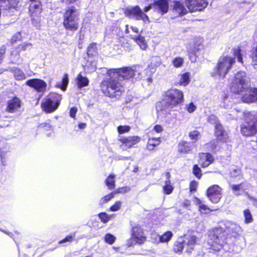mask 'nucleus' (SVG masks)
<instances>
[{"label": "nucleus", "instance_id": "f257e3e1", "mask_svg": "<svg viewBox=\"0 0 257 257\" xmlns=\"http://www.w3.org/2000/svg\"><path fill=\"white\" fill-rule=\"evenodd\" d=\"M228 241V238H225V231L220 228L213 229L210 232L207 240L208 244L214 250L218 251L224 247L225 250L227 249L230 252H238V250L235 248L234 244L232 245V247L227 248Z\"/></svg>", "mask_w": 257, "mask_h": 257}, {"label": "nucleus", "instance_id": "f03ea898", "mask_svg": "<svg viewBox=\"0 0 257 257\" xmlns=\"http://www.w3.org/2000/svg\"><path fill=\"white\" fill-rule=\"evenodd\" d=\"M184 101V94L182 91L177 89H171L165 91L163 99L160 102L163 109H172Z\"/></svg>", "mask_w": 257, "mask_h": 257}, {"label": "nucleus", "instance_id": "7ed1b4c3", "mask_svg": "<svg viewBox=\"0 0 257 257\" xmlns=\"http://www.w3.org/2000/svg\"><path fill=\"white\" fill-rule=\"evenodd\" d=\"M235 62V60L234 57L228 56L220 57L215 69L216 73H212V76L214 79H223Z\"/></svg>", "mask_w": 257, "mask_h": 257}, {"label": "nucleus", "instance_id": "20e7f679", "mask_svg": "<svg viewBox=\"0 0 257 257\" xmlns=\"http://www.w3.org/2000/svg\"><path fill=\"white\" fill-rule=\"evenodd\" d=\"M154 8V3L150 4L144 9V12L138 6L127 9L124 14L130 19H134L136 20H142L146 24L150 23V19L148 16L144 13L148 12L152 8Z\"/></svg>", "mask_w": 257, "mask_h": 257}, {"label": "nucleus", "instance_id": "39448f33", "mask_svg": "<svg viewBox=\"0 0 257 257\" xmlns=\"http://www.w3.org/2000/svg\"><path fill=\"white\" fill-rule=\"evenodd\" d=\"M76 12V10L74 7L68 8L65 12L63 24L66 29L71 31L78 29L79 19Z\"/></svg>", "mask_w": 257, "mask_h": 257}, {"label": "nucleus", "instance_id": "423d86ee", "mask_svg": "<svg viewBox=\"0 0 257 257\" xmlns=\"http://www.w3.org/2000/svg\"><path fill=\"white\" fill-rule=\"evenodd\" d=\"M101 88L104 93L109 97H118L122 93V86L119 81H103Z\"/></svg>", "mask_w": 257, "mask_h": 257}, {"label": "nucleus", "instance_id": "0eeeda50", "mask_svg": "<svg viewBox=\"0 0 257 257\" xmlns=\"http://www.w3.org/2000/svg\"><path fill=\"white\" fill-rule=\"evenodd\" d=\"M61 99V95L56 93H51L42 103V107L45 111L52 112L58 108Z\"/></svg>", "mask_w": 257, "mask_h": 257}, {"label": "nucleus", "instance_id": "6e6552de", "mask_svg": "<svg viewBox=\"0 0 257 257\" xmlns=\"http://www.w3.org/2000/svg\"><path fill=\"white\" fill-rule=\"evenodd\" d=\"M241 133L245 136H251L257 133V118L253 115L247 118L245 124L241 126Z\"/></svg>", "mask_w": 257, "mask_h": 257}, {"label": "nucleus", "instance_id": "1a4fd4ad", "mask_svg": "<svg viewBox=\"0 0 257 257\" xmlns=\"http://www.w3.org/2000/svg\"><path fill=\"white\" fill-rule=\"evenodd\" d=\"M146 240L143 229L140 226L137 225L132 228L131 238L127 240V244L131 246L138 243L142 244Z\"/></svg>", "mask_w": 257, "mask_h": 257}, {"label": "nucleus", "instance_id": "9d476101", "mask_svg": "<svg viewBox=\"0 0 257 257\" xmlns=\"http://www.w3.org/2000/svg\"><path fill=\"white\" fill-rule=\"evenodd\" d=\"M29 10L31 13L32 24L37 28L41 26L40 14L42 12L41 5L40 2L32 3L30 5Z\"/></svg>", "mask_w": 257, "mask_h": 257}, {"label": "nucleus", "instance_id": "9b49d317", "mask_svg": "<svg viewBox=\"0 0 257 257\" xmlns=\"http://www.w3.org/2000/svg\"><path fill=\"white\" fill-rule=\"evenodd\" d=\"M206 195L210 201L217 203L222 197V188L217 185H213L207 190Z\"/></svg>", "mask_w": 257, "mask_h": 257}, {"label": "nucleus", "instance_id": "f8f14e48", "mask_svg": "<svg viewBox=\"0 0 257 257\" xmlns=\"http://www.w3.org/2000/svg\"><path fill=\"white\" fill-rule=\"evenodd\" d=\"M186 5L189 10L192 12L202 11L207 7L208 3L206 0H186Z\"/></svg>", "mask_w": 257, "mask_h": 257}, {"label": "nucleus", "instance_id": "ddd939ff", "mask_svg": "<svg viewBox=\"0 0 257 257\" xmlns=\"http://www.w3.org/2000/svg\"><path fill=\"white\" fill-rule=\"evenodd\" d=\"M22 102L18 97L9 100L7 103L6 111L10 113H15L20 111Z\"/></svg>", "mask_w": 257, "mask_h": 257}, {"label": "nucleus", "instance_id": "4468645a", "mask_svg": "<svg viewBox=\"0 0 257 257\" xmlns=\"http://www.w3.org/2000/svg\"><path fill=\"white\" fill-rule=\"evenodd\" d=\"M242 100L245 103H251L257 101V89L248 87L246 89V92L242 97Z\"/></svg>", "mask_w": 257, "mask_h": 257}, {"label": "nucleus", "instance_id": "2eb2a0df", "mask_svg": "<svg viewBox=\"0 0 257 257\" xmlns=\"http://www.w3.org/2000/svg\"><path fill=\"white\" fill-rule=\"evenodd\" d=\"M32 48V44L31 43L24 42L20 45L17 49V51L12 52L11 54V61L12 63H16L19 58V53L22 51L30 50Z\"/></svg>", "mask_w": 257, "mask_h": 257}, {"label": "nucleus", "instance_id": "dca6fc26", "mask_svg": "<svg viewBox=\"0 0 257 257\" xmlns=\"http://www.w3.org/2000/svg\"><path fill=\"white\" fill-rule=\"evenodd\" d=\"M101 72L106 73L107 78L106 80H120V68L119 69H109L104 68L101 70Z\"/></svg>", "mask_w": 257, "mask_h": 257}, {"label": "nucleus", "instance_id": "f3484780", "mask_svg": "<svg viewBox=\"0 0 257 257\" xmlns=\"http://www.w3.org/2000/svg\"><path fill=\"white\" fill-rule=\"evenodd\" d=\"M185 251L190 252L194 249L197 242V238L193 235H188L183 240Z\"/></svg>", "mask_w": 257, "mask_h": 257}, {"label": "nucleus", "instance_id": "a211bd4d", "mask_svg": "<svg viewBox=\"0 0 257 257\" xmlns=\"http://www.w3.org/2000/svg\"><path fill=\"white\" fill-rule=\"evenodd\" d=\"M154 8L161 15L167 13L169 10V4L167 0H158L154 3Z\"/></svg>", "mask_w": 257, "mask_h": 257}, {"label": "nucleus", "instance_id": "6ab92c4d", "mask_svg": "<svg viewBox=\"0 0 257 257\" xmlns=\"http://www.w3.org/2000/svg\"><path fill=\"white\" fill-rule=\"evenodd\" d=\"M215 135L218 141L223 143L226 142L228 138L227 132L223 129L221 124L216 125Z\"/></svg>", "mask_w": 257, "mask_h": 257}, {"label": "nucleus", "instance_id": "aec40b11", "mask_svg": "<svg viewBox=\"0 0 257 257\" xmlns=\"http://www.w3.org/2000/svg\"><path fill=\"white\" fill-rule=\"evenodd\" d=\"M248 87L247 81H233L230 89L233 92L238 93L246 90Z\"/></svg>", "mask_w": 257, "mask_h": 257}, {"label": "nucleus", "instance_id": "412c9836", "mask_svg": "<svg viewBox=\"0 0 257 257\" xmlns=\"http://www.w3.org/2000/svg\"><path fill=\"white\" fill-rule=\"evenodd\" d=\"M120 77L121 79L124 80H128L132 78L137 79L135 77L136 75V71L129 67L120 68Z\"/></svg>", "mask_w": 257, "mask_h": 257}, {"label": "nucleus", "instance_id": "4be33fe9", "mask_svg": "<svg viewBox=\"0 0 257 257\" xmlns=\"http://www.w3.org/2000/svg\"><path fill=\"white\" fill-rule=\"evenodd\" d=\"M199 163L203 168L207 167L213 163L214 158L209 153H201L199 155Z\"/></svg>", "mask_w": 257, "mask_h": 257}, {"label": "nucleus", "instance_id": "5701e85b", "mask_svg": "<svg viewBox=\"0 0 257 257\" xmlns=\"http://www.w3.org/2000/svg\"><path fill=\"white\" fill-rule=\"evenodd\" d=\"M203 48V45L201 44L196 45L194 44L193 46H190L188 48V55L189 59L192 62H195L197 60L196 52L199 50Z\"/></svg>", "mask_w": 257, "mask_h": 257}, {"label": "nucleus", "instance_id": "b1692460", "mask_svg": "<svg viewBox=\"0 0 257 257\" xmlns=\"http://www.w3.org/2000/svg\"><path fill=\"white\" fill-rule=\"evenodd\" d=\"M119 141L128 148H132L134 145L140 141L139 137L137 136L125 137L120 139Z\"/></svg>", "mask_w": 257, "mask_h": 257}, {"label": "nucleus", "instance_id": "393cba45", "mask_svg": "<svg viewBox=\"0 0 257 257\" xmlns=\"http://www.w3.org/2000/svg\"><path fill=\"white\" fill-rule=\"evenodd\" d=\"M18 3L19 0H0V6L5 10L15 9Z\"/></svg>", "mask_w": 257, "mask_h": 257}, {"label": "nucleus", "instance_id": "a878e982", "mask_svg": "<svg viewBox=\"0 0 257 257\" xmlns=\"http://www.w3.org/2000/svg\"><path fill=\"white\" fill-rule=\"evenodd\" d=\"M26 84L39 91H43L46 86L45 81H26Z\"/></svg>", "mask_w": 257, "mask_h": 257}, {"label": "nucleus", "instance_id": "bb28decb", "mask_svg": "<svg viewBox=\"0 0 257 257\" xmlns=\"http://www.w3.org/2000/svg\"><path fill=\"white\" fill-rule=\"evenodd\" d=\"M173 11L179 16L184 15L187 13V9L179 2L174 3Z\"/></svg>", "mask_w": 257, "mask_h": 257}, {"label": "nucleus", "instance_id": "cd10ccee", "mask_svg": "<svg viewBox=\"0 0 257 257\" xmlns=\"http://www.w3.org/2000/svg\"><path fill=\"white\" fill-rule=\"evenodd\" d=\"M192 149V144L190 143L182 141L179 143L178 151L183 153H188Z\"/></svg>", "mask_w": 257, "mask_h": 257}, {"label": "nucleus", "instance_id": "c85d7f7f", "mask_svg": "<svg viewBox=\"0 0 257 257\" xmlns=\"http://www.w3.org/2000/svg\"><path fill=\"white\" fill-rule=\"evenodd\" d=\"M160 143L161 139L160 138H149L148 141L147 148L148 150L153 151Z\"/></svg>", "mask_w": 257, "mask_h": 257}, {"label": "nucleus", "instance_id": "c756f323", "mask_svg": "<svg viewBox=\"0 0 257 257\" xmlns=\"http://www.w3.org/2000/svg\"><path fill=\"white\" fill-rule=\"evenodd\" d=\"M96 69V61L95 59L89 58L85 66V70L89 72L94 71Z\"/></svg>", "mask_w": 257, "mask_h": 257}, {"label": "nucleus", "instance_id": "7c9ffc66", "mask_svg": "<svg viewBox=\"0 0 257 257\" xmlns=\"http://www.w3.org/2000/svg\"><path fill=\"white\" fill-rule=\"evenodd\" d=\"M133 39L138 44L141 49L146 50L148 45L145 38L141 35L134 37Z\"/></svg>", "mask_w": 257, "mask_h": 257}, {"label": "nucleus", "instance_id": "2f4dec72", "mask_svg": "<svg viewBox=\"0 0 257 257\" xmlns=\"http://www.w3.org/2000/svg\"><path fill=\"white\" fill-rule=\"evenodd\" d=\"M166 176L168 180L165 181V185L163 187L164 191L166 194H170L172 193L173 187L171 185L170 181L169 180L170 177L169 173H167Z\"/></svg>", "mask_w": 257, "mask_h": 257}, {"label": "nucleus", "instance_id": "473e14b6", "mask_svg": "<svg viewBox=\"0 0 257 257\" xmlns=\"http://www.w3.org/2000/svg\"><path fill=\"white\" fill-rule=\"evenodd\" d=\"M115 175L113 174L109 175L105 180V184L110 190H112L115 188Z\"/></svg>", "mask_w": 257, "mask_h": 257}, {"label": "nucleus", "instance_id": "72a5a7b5", "mask_svg": "<svg viewBox=\"0 0 257 257\" xmlns=\"http://www.w3.org/2000/svg\"><path fill=\"white\" fill-rule=\"evenodd\" d=\"M173 236V233L170 231H168L164 233L161 236L159 235L158 236L159 242H167L169 241L172 237Z\"/></svg>", "mask_w": 257, "mask_h": 257}, {"label": "nucleus", "instance_id": "f704fd0d", "mask_svg": "<svg viewBox=\"0 0 257 257\" xmlns=\"http://www.w3.org/2000/svg\"><path fill=\"white\" fill-rule=\"evenodd\" d=\"M87 53L89 57L90 56L95 57L97 55V51L96 48V44L95 43H92L88 46Z\"/></svg>", "mask_w": 257, "mask_h": 257}, {"label": "nucleus", "instance_id": "c9c22d12", "mask_svg": "<svg viewBox=\"0 0 257 257\" xmlns=\"http://www.w3.org/2000/svg\"><path fill=\"white\" fill-rule=\"evenodd\" d=\"M230 188H231L234 195L238 196L243 192V188L242 187V184L238 185H230Z\"/></svg>", "mask_w": 257, "mask_h": 257}, {"label": "nucleus", "instance_id": "e433bc0d", "mask_svg": "<svg viewBox=\"0 0 257 257\" xmlns=\"http://www.w3.org/2000/svg\"><path fill=\"white\" fill-rule=\"evenodd\" d=\"M13 71L14 76L17 80H22L25 79L24 73L19 68H16Z\"/></svg>", "mask_w": 257, "mask_h": 257}, {"label": "nucleus", "instance_id": "4c0bfd02", "mask_svg": "<svg viewBox=\"0 0 257 257\" xmlns=\"http://www.w3.org/2000/svg\"><path fill=\"white\" fill-rule=\"evenodd\" d=\"M235 80H246L249 78L247 76L245 72L240 71L235 73Z\"/></svg>", "mask_w": 257, "mask_h": 257}, {"label": "nucleus", "instance_id": "58836bf2", "mask_svg": "<svg viewBox=\"0 0 257 257\" xmlns=\"http://www.w3.org/2000/svg\"><path fill=\"white\" fill-rule=\"evenodd\" d=\"M184 59L181 57H176L172 61V64L176 68L181 67L184 64Z\"/></svg>", "mask_w": 257, "mask_h": 257}, {"label": "nucleus", "instance_id": "ea45409f", "mask_svg": "<svg viewBox=\"0 0 257 257\" xmlns=\"http://www.w3.org/2000/svg\"><path fill=\"white\" fill-rule=\"evenodd\" d=\"M251 57L252 59V65L254 69L257 70V47L252 49Z\"/></svg>", "mask_w": 257, "mask_h": 257}, {"label": "nucleus", "instance_id": "a19ab883", "mask_svg": "<svg viewBox=\"0 0 257 257\" xmlns=\"http://www.w3.org/2000/svg\"><path fill=\"white\" fill-rule=\"evenodd\" d=\"M227 229L228 232H231L235 234L238 233L240 231V227L234 223H231L230 226L227 227Z\"/></svg>", "mask_w": 257, "mask_h": 257}, {"label": "nucleus", "instance_id": "79ce46f5", "mask_svg": "<svg viewBox=\"0 0 257 257\" xmlns=\"http://www.w3.org/2000/svg\"><path fill=\"white\" fill-rule=\"evenodd\" d=\"M115 240L116 237L110 233H107L104 236V241L109 244H112Z\"/></svg>", "mask_w": 257, "mask_h": 257}, {"label": "nucleus", "instance_id": "37998d69", "mask_svg": "<svg viewBox=\"0 0 257 257\" xmlns=\"http://www.w3.org/2000/svg\"><path fill=\"white\" fill-rule=\"evenodd\" d=\"M233 54L237 58L238 61L240 63H242L243 60H242V54L241 53V49L237 47L236 48L233 49Z\"/></svg>", "mask_w": 257, "mask_h": 257}, {"label": "nucleus", "instance_id": "c03bdc74", "mask_svg": "<svg viewBox=\"0 0 257 257\" xmlns=\"http://www.w3.org/2000/svg\"><path fill=\"white\" fill-rule=\"evenodd\" d=\"M184 249L183 241H178L176 242L174 246V250L176 252H181Z\"/></svg>", "mask_w": 257, "mask_h": 257}, {"label": "nucleus", "instance_id": "a18cd8bd", "mask_svg": "<svg viewBox=\"0 0 257 257\" xmlns=\"http://www.w3.org/2000/svg\"><path fill=\"white\" fill-rule=\"evenodd\" d=\"M189 136L191 140L196 142L200 137V134L198 131H193L190 132Z\"/></svg>", "mask_w": 257, "mask_h": 257}, {"label": "nucleus", "instance_id": "49530a36", "mask_svg": "<svg viewBox=\"0 0 257 257\" xmlns=\"http://www.w3.org/2000/svg\"><path fill=\"white\" fill-rule=\"evenodd\" d=\"M244 216L245 223H249L252 221V216L249 210L247 209L244 211Z\"/></svg>", "mask_w": 257, "mask_h": 257}, {"label": "nucleus", "instance_id": "de8ad7c7", "mask_svg": "<svg viewBox=\"0 0 257 257\" xmlns=\"http://www.w3.org/2000/svg\"><path fill=\"white\" fill-rule=\"evenodd\" d=\"M114 192H112V193H110V194L105 196L104 197H102L100 199V203L101 204H104V203L107 202L110 199L113 198L114 197Z\"/></svg>", "mask_w": 257, "mask_h": 257}, {"label": "nucleus", "instance_id": "09e8293b", "mask_svg": "<svg viewBox=\"0 0 257 257\" xmlns=\"http://www.w3.org/2000/svg\"><path fill=\"white\" fill-rule=\"evenodd\" d=\"M194 175L198 179H200L202 176L201 170L197 165H195L193 168Z\"/></svg>", "mask_w": 257, "mask_h": 257}, {"label": "nucleus", "instance_id": "8fccbe9b", "mask_svg": "<svg viewBox=\"0 0 257 257\" xmlns=\"http://www.w3.org/2000/svg\"><path fill=\"white\" fill-rule=\"evenodd\" d=\"M99 217L102 222L104 223L107 222L111 218L110 216H109L106 213L102 212L98 214Z\"/></svg>", "mask_w": 257, "mask_h": 257}, {"label": "nucleus", "instance_id": "3c124183", "mask_svg": "<svg viewBox=\"0 0 257 257\" xmlns=\"http://www.w3.org/2000/svg\"><path fill=\"white\" fill-rule=\"evenodd\" d=\"M208 121L211 124H214L215 126L216 124H220L218 121L217 117L214 115H210L208 117Z\"/></svg>", "mask_w": 257, "mask_h": 257}, {"label": "nucleus", "instance_id": "603ef678", "mask_svg": "<svg viewBox=\"0 0 257 257\" xmlns=\"http://www.w3.org/2000/svg\"><path fill=\"white\" fill-rule=\"evenodd\" d=\"M130 127L128 125H120L117 127L118 132L120 134L127 133L130 131Z\"/></svg>", "mask_w": 257, "mask_h": 257}, {"label": "nucleus", "instance_id": "864d4df0", "mask_svg": "<svg viewBox=\"0 0 257 257\" xmlns=\"http://www.w3.org/2000/svg\"><path fill=\"white\" fill-rule=\"evenodd\" d=\"M122 205V202L120 201H117L115 203L110 207V210L111 211H117L119 210Z\"/></svg>", "mask_w": 257, "mask_h": 257}, {"label": "nucleus", "instance_id": "5fc2aeb1", "mask_svg": "<svg viewBox=\"0 0 257 257\" xmlns=\"http://www.w3.org/2000/svg\"><path fill=\"white\" fill-rule=\"evenodd\" d=\"M186 109L189 113H192L195 111L197 108L196 106L193 103L190 102L186 104L185 106Z\"/></svg>", "mask_w": 257, "mask_h": 257}, {"label": "nucleus", "instance_id": "6e6d98bb", "mask_svg": "<svg viewBox=\"0 0 257 257\" xmlns=\"http://www.w3.org/2000/svg\"><path fill=\"white\" fill-rule=\"evenodd\" d=\"M199 211L202 213H208L212 211L207 205L203 204H201L199 206Z\"/></svg>", "mask_w": 257, "mask_h": 257}, {"label": "nucleus", "instance_id": "4d7b16f0", "mask_svg": "<svg viewBox=\"0 0 257 257\" xmlns=\"http://www.w3.org/2000/svg\"><path fill=\"white\" fill-rule=\"evenodd\" d=\"M198 184V182L196 181H193L191 182L190 184V191L191 193L195 192L196 191Z\"/></svg>", "mask_w": 257, "mask_h": 257}, {"label": "nucleus", "instance_id": "13d9d810", "mask_svg": "<svg viewBox=\"0 0 257 257\" xmlns=\"http://www.w3.org/2000/svg\"><path fill=\"white\" fill-rule=\"evenodd\" d=\"M68 81H59L57 84V86L59 88H60L62 90H65L66 89V87L68 85Z\"/></svg>", "mask_w": 257, "mask_h": 257}, {"label": "nucleus", "instance_id": "bf43d9fd", "mask_svg": "<svg viewBox=\"0 0 257 257\" xmlns=\"http://www.w3.org/2000/svg\"><path fill=\"white\" fill-rule=\"evenodd\" d=\"M75 236V234H73V235H67L64 239L61 240L60 241L59 243H64L66 242H71Z\"/></svg>", "mask_w": 257, "mask_h": 257}, {"label": "nucleus", "instance_id": "052dcab7", "mask_svg": "<svg viewBox=\"0 0 257 257\" xmlns=\"http://www.w3.org/2000/svg\"><path fill=\"white\" fill-rule=\"evenodd\" d=\"M39 128L40 130L48 131L51 129V125L48 123H43L39 125Z\"/></svg>", "mask_w": 257, "mask_h": 257}, {"label": "nucleus", "instance_id": "680f3d73", "mask_svg": "<svg viewBox=\"0 0 257 257\" xmlns=\"http://www.w3.org/2000/svg\"><path fill=\"white\" fill-rule=\"evenodd\" d=\"M130 190V188L128 187H122L117 189L114 193L115 194L118 193H125L128 192Z\"/></svg>", "mask_w": 257, "mask_h": 257}, {"label": "nucleus", "instance_id": "e2e57ef3", "mask_svg": "<svg viewBox=\"0 0 257 257\" xmlns=\"http://www.w3.org/2000/svg\"><path fill=\"white\" fill-rule=\"evenodd\" d=\"M89 81H76V85L78 88L80 89L88 85Z\"/></svg>", "mask_w": 257, "mask_h": 257}, {"label": "nucleus", "instance_id": "0e129e2a", "mask_svg": "<svg viewBox=\"0 0 257 257\" xmlns=\"http://www.w3.org/2000/svg\"><path fill=\"white\" fill-rule=\"evenodd\" d=\"M77 111V108L76 107H72L70 108L69 114L70 116L73 118H75L76 113Z\"/></svg>", "mask_w": 257, "mask_h": 257}, {"label": "nucleus", "instance_id": "69168bd1", "mask_svg": "<svg viewBox=\"0 0 257 257\" xmlns=\"http://www.w3.org/2000/svg\"><path fill=\"white\" fill-rule=\"evenodd\" d=\"M21 39V34L20 33H17L14 35L12 38L13 42H16L17 40H19Z\"/></svg>", "mask_w": 257, "mask_h": 257}, {"label": "nucleus", "instance_id": "338daca9", "mask_svg": "<svg viewBox=\"0 0 257 257\" xmlns=\"http://www.w3.org/2000/svg\"><path fill=\"white\" fill-rule=\"evenodd\" d=\"M190 76V73L189 72H186L181 75L182 80H189Z\"/></svg>", "mask_w": 257, "mask_h": 257}, {"label": "nucleus", "instance_id": "774afa93", "mask_svg": "<svg viewBox=\"0 0 257 257\" xmlns=\"http://www.w3.org/2000/svg\"><path fill=\"white\" fill-rule=\"evenodd\" d=\"M154 130L157 133H160L163 131V128L161 125L157 124L154 127Z\"/></svg>", "mask_w": 257, "mask_h": 257}]
</instances>
